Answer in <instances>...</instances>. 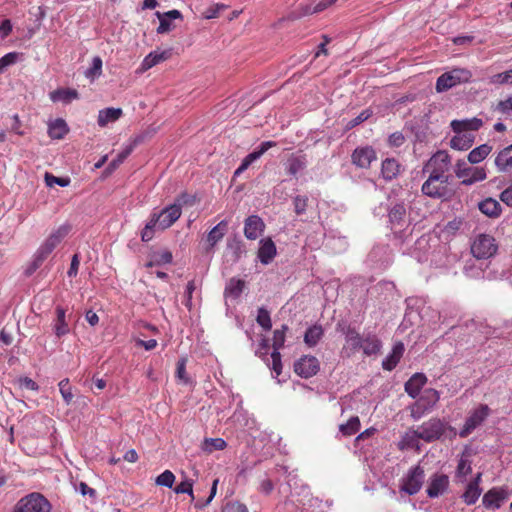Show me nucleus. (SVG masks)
Wrapping results in <instances>:
<instances>
[{
    "instance_id": "nucleus-1",
    "label": "nucleus",
    "mask_w": 512,
    "mask_h": 512,
    "mask_svg": "<svg viewBox=\"0 0 512 512\" xmlns=\"http://www.w3.org/2000/svg\"><path fill=\"white\" fill-rule=\"evenodd\" d=\"M70 226L61 225L56 230L52 231L51 234L44 240V242L37 249L31 266L27 270V274H32L37 270L47 257L53 252V250L64 240L69 234Z\"/></svg>"
},
{
    "instance_id": "nucleus-58",
    "label": "nucleus",
    "mask_w": 512,
    "mask_h": 512,
    "mask_svg": "<svg viewBox=\"0 0 512 512\" xmlns=\"http://www.w3.org/2000/svg\"><path fill=\"white\" fill-rule=\"evenodd\" d=\"M186 362H187L186 358H181L177 362V367H176V377L178 379H180L181 381H183L184 383L189 382V378L186 373Z\"/></svg>"
},
{
    "instance_id": "nucleus-56",
    "label": "nucleus",
    "mask_w": 512,
    "mask_h": 512,
    "mask_svg": "<svg viewBox=\"0 0 512 512\" xmlns=\"http://www.w3.org/2000/svg\"><path fill=\"white\" fill-rule=\"evenodd\" d=\"M133 148L132 146L126 147L122 152H120L115 159H113L109 164V169H116L124 160L131 154Z\"/></svg>"
},
{
    "instance_id": "nucleus-48",
    "label": "nucleus",
    "mask_w": 512,
    "mask_h": 512,
    "mask_svg": "<svg viewBox=\"0 0 512 512\" xmlns=\"http://www.w3.org/2000/svg\"><path fill=\"white\" fill-rule=\"evenodd\" d=\"M175 482V475L170 470H165L159 476H157L155 483L159 486L172 488Z\"/></svg>"
},
{
    "instance_id": "nucleus-13",
    "label": "nucleus",
    "mask_w": 512,
    "mask_h": 512,
    "mask_svg": "<svg viewBox=\"0 0 512 512\" xmlns=\"http://www.w3.org/2000/svg\"><path fill=\"white\" fill-rule=\"evenodd\" d=\"M182 212L174 204L164 208L160 213H153L151 216L156 219L158 228L165 230L171 227L181 216Z\"/></svg>"
},
{
    "instance_id": "nucleus-12",
    "label": "nucleus",
    "mask_w": 512,
    "mask_h": 512,
    "mask_svg": "<svg viewBox=\"0 0 512 512\" xmlns=\"http://www.w3.org/2000/svg\"><path fill=\"white\" fill-rule=\"evenodd\" d=\"M319 369V360L311 355H304L294 363V372L305 379L316 375Z\"/></svg>"
},
{
    "instance_id": "nucleus-2",
    "label": "nucleus",
    "mask_w": 512,
    "mask_h": 512,
    "mask_svg": "<svg viewBox=\"0 0 512 512\" xmlns=\"http://www.w3.org/2000/svg\"><path fill=\"white\" fill-rule=\"evenodd\" d=\"M446 431H449L451 438L457 434L455 428L449 426L444 420L433 417L415 429V434L421 440L430 443L439 440Z\"/></svg>"
},
{
    "instance_id": "nucleus-64",
    "label": "nucleus",
    "mask_w": 512,
    "mask_h": 512,
    "mask_svg": "<svg viewBox=\"0 0 512 512\" xmlns=\"http://www.w3.org/2000/svg\"><path fill=\"white\" fill-rule=\"evenodd\" d=\"M16 60H17L16 52H10V53H7L6 55H4L3 57H1L0 58V73L3 72L7 66L14 64L16 62Z\"/></svg>"
},
{
    "instance_id": "nucleus-17",
    "label": "nucleus",
    "mask_w": 512,
    "mask_h": 512,
    "mask_svg": "<svg viewBox=\"0 0 512 512\" xmlns=\"http://www.w3.org/2000/svg\"><path fill=\"white\" fill-rule=\"evenodd\" d=\"M264 221L257 215H251L245 220L244 235L248 240H256L265 230Z\"/></svg>"
},
{
    "instance_id": "nucleus-54",
    "label": "nucleus",
    "mask_w": 512,
    "mask_h": 512,
    "mask_svg": "<svg viewBox=\"0 0 512 512\" xmlns=\"http://www.w3.org/2000/svg\"><path fill=\"white\" fill-rule=\"evenodd\" d=\"M102 72V59L100 57H94L91 67L86 71V76L94 79L99 76Z\"/></svg>"
},
{
    "instance_id": "nucleus-23",
    "label": "nucleus",
    "mask_w": 512,
    "mask_h": 512,
    "mask_svg": "<svg viewBox=\"0 0 512 512\" xmlns=\"http://www.w3.org/2000/svg\"><path fill=\"white\" fill-rule=\"evenodd\" d=\"M276 246L271 238L262 239L258 249V258L262 264H269L276 256Z\"/></svg>"
},
{
    "instance_id": "nucleus-20",
    "label": "nucleus",
    "mask_w": 512,
    "mask_h": 512,
    "mask_svg": "<svg viewBox=\"0 0 512 512\" xmlns=\"http://www.w3.org/2000/svg\"><path fill=\"white\" fill-rule=\"evenodd\" d=\"M482 125V120L476 117L464 120H453L450 124L454 133H473L479 130Z\"/></svg>"
},
{
    "instance_id": "nucleus-6",
    "label": "nucleus",
    "mask_w": 512,
    "mask_h": 512,
    "mask_svg": "<svg viewBox=\"0 0 512 512\" xmlns=\"http://www.w3.org/2000/svg\"><path fill=\"white\" fill-rule=\"evenodd\" d=\"M498 244L489 234L477 235L471 243V253L476 259H489L496 254Z\"/></svg>"
},
{
    "instance_id": "nucleus-28",
    "label": "nucleus",
    "mask_w": 512,
    "mask_h": 512,
    "mask_svg": "<svg viewBox=\"0 0 512 512\" xmlns=\"http://www.w3.org/2000/svg\"><path fill=\"white\" fill-rule=\"evenodd\" d=\"M323 336V327L319 324H314L305 331L304 343L310 348L315 347Z\"/></svg>"
},
{
    "instance_id": "nucleus-60",
    "label": "nucleus",
    "mask_w": 512,
    "mask_h": 512,
    "mask_svg": "<svg viewBox=\"0 0 512 512\" xmlns=\"http://www.w3.org/2000/svg\"><path fill=\"white\" fill-rule=\"evenodd\" d=\"M419 438L415 434V430L407 432L401 441V448L408 447L413 448Z\"/></svg>"
},
{
    "instance_id": "nucleus-55",
    "label": "nucleus",
    "mask_w": 512,
    "mask_h": 512,
    "mask_svg": "<svg viewBox=\"0 0 512 512\" xmlns=\"http://www.w3.org/2000/svg\"><path fill=\"white\" fill-rule=\"evenodd\" d=\"M294 203V210L297 215H301L305 213L307 206H308V197L298 195L293 200Z\"/></svg>"
},
{
    "instance_id": "nucleus-61",
    "label": "nucleus",
    "mask_w": 512,
    "mask_h": 512,
    "mask_svg": "<svg viewBox=\"0 0 512 512\" xmlns=\"http://www.w3.org/2000/svg\"><path fill=\"white\" fill-rule=\"evenodd\" d=\"M328 8V5L326 4L325 0H321L319 3H317L315 6L306 5L302 10L303 15H310L314 13L321 12Z\"/></svg>"
},
{
    "instance_id": "nucleus-31",
    "label": "nucleus",
    "mask_w": 512,
    "mask_h": 512,
    "mask_svg": "<svg viewBox=\"0 0 512 512\" xmlns=\"http://www.w3.org/2000/svg\"><path fill=\"white\" fill-rule=\"evenodd\" d=\"M479 210L491 218H497L501 214V205L493 198H486L479 203Z\"/></svg>"
},
{
    "instance_id": "nucleus-26",
    "label": "nucleus",
    "mask_w": 512,
    "mask_h": 512,
    "mask_svg": "<svg viewBox=\"0 0 512 512\" xmlns=\"http://www.w3.org/2000/svg\"><path fill=\"white\" fill-rule=\"evenodd\" d=\"M123 115L121 108L109 107L99 111L97 117V124L100 127H106L109 123L116 122Z\"/></svg>"
},
{
    "instance_id": "nucleus-9",
    "label": "nucleus",
    "mask_w": 512,
    "mask_h": 512,
    "mask_svg": "<svg viewBox=\"0 0 512 512\" xmlns=\"http://www.w3.org/2000/svg\"><path fill=\"white\" fill-rule=\"evenodd\" d=\"M455 175L457 178L462 179L461 183L466 186L483 181L487 178L486 169L484 167H470L464 160L457 161Z\"/></svg>"
},
{
    "instance_id": "nucleus-37",
    "label": "nucleus",
    "mask_w": 512,
    "mask_h": 512,
    "mask_svg": "<svg viewBox=\"0 0 512 512\" xmlns=\"http://www.w3.org/2000/svg\"><path fill=\"white\" fill-rule=\"evenodd\" d=\"M361 349L367 356L377 354L381 349V341L375 335L363 338Z\"/></svg>"
},
{
    "instance_id": "nucleus-33",
    "label": "nucleus",
    "mask_w": 512,
    "mask_h": 512,
    "mask_svg": "<svg viewBox=\"0 0 512 512\" xmlns=\"http://www.w3.org/2000/svg\"><path fill=\"white\" fill-rule=\"evenodd\" d=\"M307 161L305 155L292 154L287 160V172L292 176H296L306 167Z\"/></svg>"
},
{
    "instance_id": "nucleus-30",
    "label": "nucleus",
    "mask_w": 512,
    "mask_h": 512,
    "mask_svg": "<svg viewBox=\"0 0 512 512\" xmlns=\"http://www.w3.org/2000/svg\"><path fill=\"white\" fill-rule=\"evenodd\" d=\"M50 99L53 102L62 101L64 103H70L72 100L78 99L79 94L77 90L70 88H60L50 92Z\"/></svg>"
},
{
    "instance_id": "nucleus-51",
    "label": "nucleus",
    "mask_w": 512,
    "mask_h": 512,
    "mask_svg": "<svg viewBox=\"0 0 512 512\" xmlns=\"http://www.w3.org/2000/svg\"><path fill=\"white\" fill-rule=\"evenodd\" d=\"M45 183L48 187H53L55 184L61 187H66L70 183L69 178L56 177L51 173H45Z\"/></svg>"
},
{
    "instance_id": "nucleus-53",
    "label": "nucleus",
    "mask_w": 512,
    "mask_h": 512,
    "mask_svg": "<svg viewBox=\"0 0 512 512\" xmlns=\"http://www.w3.org/2000/svg\"><path fill=\"white\" fill-rule=\"evenodd\" d=\"M471 471V462L468 459L461 457L460 460L458 461L456 475L458 477H466L468 474L471 473Z\"/></svg>"
},
{
    "instance_id": "nucleus-38",
    "label": "nucleus",
    "mask_w": 512,
    "mask_h": 512,
    "mask_svg": "<svg viewBox=\"0 0 512 512\" xmlns=\"http://www.w3.org/2000/svg\"><path fill=\"white\" fill-rule=\"evenodd\" d=\"M227 443L222 438H205L202 442L201 448L203 452L211 454L214 451L224 450Z\"/></svg>"
},
{
    "instance_id": "nucleus-19",
    "label": "nucleus",
    "mask_w": 512,
    "mask_h": 512,
    "mask_svg": "<svg viewBox=\"0 0 512 512\" xmlns=\"http://www.w3.org/2000/svg\"><path fill=\"white\" fill-rule=\"evenodd\" d=\"M53 331L58 338L65 336L70 332V327L66 316V310L61 306H57L55 308Z\"/></svg>"
},
{
    "instance_id": "nucleus-3",
    "label": "nucleus",
    "mask_w": 512,
    "mask_h": 512,
    "mask_svg": "<svg viewBox=\"0 0 512 512\" xmlns=\"http://www.w3.org/2000/svg\"><path fill=\"white\" fill-rule=\"evenodd\" d=\"M49 500L38 492H32L21 498L15 505L14 512H51Z\"/></svg>"
},
{
    "instance_id": "nucleus-62",
    "label": "nucleus",
    "mask_w": 512,
    "mask_h": 512,
    "mask_svg": "<svg viewBox=\"0 0 512 512\" xmlns=\"http://www.w3.org/2000/svg\"><path fill=\"white\" fill-rule=\"evenodd\" d=\"M492 82L498 84H512V69L494 75Z\"/></svg>"
},
{
    "instance_id": "nucleus-36",
    "label": "nucleus",
    "mask_w": 512,
    "mask_h": 512,
    "mask_svg": "<svg viewBox=\"0 0 512 512\" xmlns=\"http://www.w3.org/2000/svg\"><path fill=\"white\" fill-rule=\"evenodd\" d=\"M345 339L346 345L352 354L361 349L363 337L356 331L355 328H348Z\"/></svg>"
},
{
    "instance_id": "nucleus-32",
    "label": "nucleus",
    "mask_w": 512,
    "mask_h": 512,
    "mask_svg": "<svg viewBox=\"0 0 512 512\" xmlns=\"http://www.w3.org/2000/svg\"><path fill=\"white\" fill-rule=\"evenodd\" d=\"M389 221L392 226L403 227L405 225L406 208L404 204H396L389 211Z\"/></svg>"
},
{
    "instance_id": "nucleus-18",
    "label": "nucleus",
    "mask_w": 512,
    "mask_h": 512,
    "mask_svg": "<svg viewBox=\"0 0 512 512\" xmlns=\"http://www.w3.org/2000/svg\"><path fill=\"white\" fill-rule=\"evenodd\" d=\"M449 486V478L445 474H436L431 478L427 488V495L430 498H436L443 494Z\"/></svg>"
},
{
    "instance_id": "nucleus-43",
    "label": "nucleus",
    "mask_w": 512,
    "mask_h": 512,
    "mask_svg": "<svg viewBox=\"0 0 512 512\" xmlns=\"http://www.w3.org/2000/svg\"><path fill=\"white\" fill-rule=\"evenodd\" d=\"M481 493H482L481 488H475L473 486L467 485L466 490L462 494L461 498L465 504L473 505L477 502Z\"/></svg>"
},
{
    "instance_id": "nucleus-5",
    "label": "nucleus",
    "mask_w": 512,
    "mask_h": 512,
    "mask_svg": "<svg viewBox=\"0 0 512 512\" xmlns=\"http://www.w3.org/2000/svg\"><path fill=\"white\" fill-rule=\"evenodd\" d=\"M471 78L472 73L468 69L455 68L437 78L435 89L437 92H444L458 84L469 82Z\"/></svg>"
},
{
    "instance_id": "nucleus-59",
    "label": "nucleus",
    "mask_w": 512,
    "mask_h": 512,
    "mask_svg": "<svg viewBox=\"0 0 512 512\" xmlns=\"http://www.w3.org/2000/svg\"><path fill=\"white\" fill-rule=\"evenodd\" d=\"M272 360V370L275 373L274 377H278L282 373V362H281V354L279 351H273L271 353Z\"/></svg>"
},
{
    "instance_id": "nucleus-44",
    "label": "nucleus",
    "mask_w": 512,
    "mask_h": 512,
    "mask_svg": "<svg viewBox=\"0 0 512 512\" xmlns=\"http://www.w3.org/2000/svg\"><path fill=\"white\" fill-rule=\"evenodd\" d=\"M172 259V253L168 250H165L159 254L154 255L153 258L146 264V267L151 268L153 266L168 264L172 262Z\"/></svg>"
},
{
    "instance_id": "nucleus-29",
    "label": "nucleus",
    "mask_w": 512,
    "mask_h": 512,
    "mask_svg": "<svg viewBox=\"0 0 512 512\" xmlns=\"http://www.w3.org/2000/svg\"><path fill=\"white\" fill-rule=\"evenodd\" d=\"M401 165L394 158H386L382 162L381 173L385 180H392L400 173Z\"/></svg>"
},
{
    "instance_id": "nucleus-25",
    "label": "nucleus",
    "mask_w": 512,
    "mask_h": 512,
    "mask_svg": "<svg viewBox=\"0 0 512 512\" xmlns=\"http://www.w3.org/2000/svg\"><path fill=\"white\" fill-rule=\"evenodd\" d=\"M494 163L499 172L512 170V144L498 152Z\"/></svg>"
},
{
    "instance_id": "nucleus-16",
    "label": "nucleus",
    "mask_w": 512,
    "mask_h": 512,
    "mask_svg": "<svg viewBox=\"0 0 512 512\" xmlns=\"http://www.w3.org/2000/svg\"><path fill=\"white\" fill-rule=\"evenodd\" d=\"M352 163L359 168H369L372 161L376 160V153L372 147L356 148L352 153Z\"/></svg>"
},
{
    "instance_id": "nucleus-39",
    "label": "nucleus",
    "mask_w": 512,
    "mask_h": 512,
    "mask_svg": "<svg viewBox=\"0 0 512 512\" xmlns=\"http://www.w3.org/2000/svg\"><path fill=\"white\" fill-rule=\"evenodd\" d=\"M168 58L167 52H151L141 63V70L146 71Z\"/></svg>"
},
{
    "instance_id": "nucleus-21",
    "label": "nucleus",
    "mask_w": 512,
    "mask_h": 512,
    "mask_svg": "<svg viewBox=\"0 0 512 512\" xmlns=\"http://www.w3.org/2000/svg\"><path fill=\"white\" fill-rule=\"evenodd\" d=\"M427 383V377L424 373H415L405 383V392L412 398L419 396L421 389Z\"/></svg>"
},
{
    "instance_id": "nucleus-7",
    "label": "nucleus",
    "mask_w": 512,
    "mask_h": 512,
    "mask_svg": "<svg viewBox=\"0 0 512 512\" xmlns=\"http://www.w3.org/2000/svg\"><path fill=\"white\" fill-rule=\"evenodd\" d=\"M451 167V157L444 150H439L432 155L426 163L424 170L429 172L431 177H450L448 174Z\"/></svg>"
},
{
    "instance_id": "nucleus-50",
    "label": "nucleus",
    "mask_w": 512,
    "mask_h": 512,
    "mask_svg": "<svg viewBox=\"0 0 512 512\" xmlns=\"http://www.w3.org/2000/svg\"><path fill=\"white\" fill-rule=\"evenodd\" d=\"M174 492L176 494H182V493H186V494H189L191 499L193 500L194 499V494H193V481L190 480V479H184L183 481H181L175 488H174Z\"/></svg>"
},
{
    "instance_id": "nucleus-57",
    "label": "nucleus",
    "mask_w": 512,
    "mask_h": 512,
    "mask_svg": "<svg viewBox=\"0 0 512 512\" xmlns=\"http://www.w3.org/2000/svg\"><path fill=\"white\" fill-rule=\"evenodd\" d=\"M495 110L500 112L503 115H511L512 114V95L509 96L505 100L499 101Z\"/></svg>"
},
{
    "instance_id": "nucleus-41",
    "label": "nucleus",
    "mask_w": 512,
    "mask_h": 512,
    "mask_svg": "<svg viewBox=\"0 0 512 512\" xmlns=\"http://www.w3.org/2000/svg\"><path fill=\"white\" fill-rule=\"evenodd\" d=\"M360 425L359 417L353 416L345 424L339 425V431L343 436H352L359 431Z\"/></svg>"
},
{
    "instance_id": "nucleus-35",
    "label": "nucleus",
    "mask_w": 512,
    "mask_h": 512,
    "mask_svg": "<svg viewBox=\"0 0 512 512\" xmlns=\"http://www.w3.org/2000/svg\"><path fill=\"white\" fill-rule=\"evenodd\" d=\"M492 151V146L489 144H482L472 149L468 154V161L471 164H478L483 161Z\"/></svg>"
},
{
    "instance_id": "nucleus-10",
    "label": "nucleus",
    "mask_w": 512,
    "mask_h": 512,
    "mask_svg": "<svg viewBox=\"0 0 512 512\" xmlns=\"http://www.w3.org/2000/svg\"><path fill=\"white\" fill-rule=\"evenodd\" d=\"M490 414V408L486 404H480L467 417L462 429L459 432L461 438L469 436L478 426H480Z\"/></svg>"
},
{
    "instance_id": "nucleus-49",
    "label": "nucleus",
    "mask_w": 512,
    "mask_h": 512,
    "mask_svg": "<svg viewBox=\"0 0 512 512\" xmlns=\"http://www.w3.org/2000/svg\"><path fill=\"white\" fill-rule=\"evenodd\" d=\"M59 386V390H60V393L63 397V400L65 401V403L68 405L72 402L73 400V393H72V388L69 384V379L65 378L63 380H61L58 384Z\"/></svg>"
},
{
    "instance_id": "nucleus-45",
    "label": "nucleus",
    "mask_w": 512,
    "mask_h": 512,
    "mask_svg": "<svg viewBox=\"0 0 512 512\" xmlns=\"http://www.w3.org/2000/svg\"><path fill=\"white\" fill-rule=\"evenodd\" d=\"M256 321L264 330H266V331L271 330L272 321H271L270 313L267 309H265L263 307L258 309Z\"/></svg>"
},
{
    "instance_id": "nucleus-8",
    "label": "nucleus",
    "mask_w": 512,
    "mask_h": 512,
    "mask_svg": "<svg viewBox=\"0 0 512 512\" xmlns=\"http://www.w3.org/2000/svg\"><path fill=\"white\" fill-rule=\"evenodd\" d=\"M450 177H431L423 183L421 187V191L424 195L434 198V199H443L447 198L451 195V190L449 189Z\"/></svg>"
},
{
    "instance_id": "nucleus-11",
    "label": "nucleus",
    "mask_w": 512,
    "mask_h": 512,
    "mask_svg": "<svg viewBox=\"0 0 512 512\" xmlns=\"http://www.w3.org/2000/svg\"><path fill=\"white\" fill-rule=\"evenodd\" d=\"M424 480V470L419 465L411 468L407 476L403 479L401 490L409 495L419 492Z\"/></svg>"
},
{
    "instance_id": "nucleus-34",
    "label": "nucleus",
    "mask_w": 512,
    "mask_h": 512,
    "mask_svg": "<svg viewBox=\"0 0 512 512\" xmlns=\"http://www.w3.org/2000/svg\"><path fill=\"white\" fill-rule=\"evenodd\" d=\"M69 132L66 122L59 118L49 124L48 134L52 139H62Z\"/></svg>"
},
{
    "instance_id": "nucleus-15",
    "label": "nucleus",
    "mask_w": 512,
    "mask_h": 512,
    "mask_svg": "<svg viewBox=\"0 0 512 512\" xmlns=\"http://www.w3.org/2000/svg\"><path fill=\"white\" fill-rule=\"evenodd\" d=\"M277 145L274 141H264L260 144V146L249 153L243 160L240 166L235 170L234 176H238L243 173L248 167L257 159H259L266 151L270 148L275 147Z\"/></svg>"
},
{
    "instance_id": "nucleus-40",
    "label": "nucleus",
    "mask_w": 512,
    "mask_h": 512,
    "mask_svg": "<svg viewBox=\"0 0 512 512\" xmlns=\"http://www.w3.org/2000/svg\"><path fill=\"white\" fill-rule=\"evenodd\" d=\"M245 287V281L241 279L231 278L225 288V295L238 298Z\"/></svg>"
},
{
    "instance_id": "nucleus-27",
    "label": "nucleus",
    "mask_w": 512,
    "mask_h": 512,
    "mask_svg": "<svg viewBox=\"0 0 512 512\" xmlns=\"http://www.w3.org/2000/svg\"><path fill=\"white\" fill-rule=\"evenodd\" d=\"M475 136L473 133H455V136L450 140L451 148L455 150H468L474 143Z\"/></svg>"
},
{
    "instance_id": "nucleus-63",
    "label": "nucleus",
    "mask_w": 512,
    "mask_h": 512,
    "mask_svg": "<svg viewBox=\"0 0 512 512\" xmlns=\"http://www.w3.org/2000/svg\"><path fill=\"white\" fill-rule=\"evenodd\" d=\"M222 512H248V508L246 505L234 501V502H228L223 508Z\"/></svg>"
},
{
    "instance_id": "nucleus-24",
    "label": "nucleus",
    "mask_w": 512,
    "mask_h": 512,
    "mask_svg": "<svg viewBox=\"0 0 512 512\" xmlns=\"http://www.w3.org/2000/svg\"><path fill=\"white\" fill-rule=\"evenodd\" d=\"M404 351V344L402 342H397L393 346L391 353L383 360V369L386 371H392L400 362V359L402 358Z\"/></svg>"
},
{
    "instance_id": "nucleus-4",
    "label": "nucleus",
    "mask_w": 512,
    "mask_h": 512,
    "mask_svg": "<svg viewBox=\"0 0 512 512\" xmlns=\"http://www.w3.org/2000/svg\"><path fill=\"white\" fill-rule=\"evenodd\" d=\"M440 394L433 388H428L423 391L415 403L410 406V415L412 419L419 420L426 413L430 412L432 408L438 403Z\"/></svg>"
},
{
    "instance_id": "nucleus-42",
    "label": "nucleus",
    "mask_w": 512,
    "mask_h": 512,
    "mask_svg": "<svg viewBox=\"0 0 512 512\" xmlns=\"http://www.w3.org/2000/svg\"><path fill=\"white\" fill-rule=\"evenodd\" d=\"M288 329V326L286 324H283L281 326V329H276L273 332V351H279L284 346L286 332L288 331Z\"/></svg>"
},
{
    "instance_id": "nucleus-14",
    "label": "nucleus",
    "mask_w": 512,
    "mask_h": 512,
    "mask_svg": "<svg viewBox=\"0 0 512 512\" xmlns=\"http://www.w3.org/2000/svg\"><path fill=\"white\" fill-rule=\"evenodd\" d=\"M508 498V491L503 487H493L482 498L483 506L488 510L499 509Z\"/></svg>"
},
{
    "instance_id": "nucleus-47",
    "label": "nucleus",
    "mask_w": 512,
    "mask_h": 512,
    "mask_svg": "<svg viewBox=\"0 0 512 512\" xmlns=\"http://www.w3.org/2000/svg\"><path fill=\"white\" fill-rule=\"evenodd\" d=\"M196 203V196L183 192L179 196L176 197L174 201V205L178 206L180 210L182 211L183 206H193Z\"/></svg>"
},
{
    "instance_id": "nucleus-22",
    "label": "nucleus",
    "mask_w": 512,
    "mask_h": 512,
    "mask_svg": "<svg viewBox=\"0 0 512 512\" xmlns=\"http://www.w3.org/2000/svg\"><path fill=\"white\" fill-rule=\"evenodd\" d=\"M228 229V221L222 220L215 227H213L206 237L207 248L206 251H210L214 246L223 239Z\"/></svg>"
},
{
    "instance_id": "nucleus-52",
    "label": "nucleus",
    "mask_w": 512,
    "mask_h": 512,
    "mask_svg": "<svg viewBox=\"0 0 512 512\" xmlns=\"http://www.w3.org/2000/svg\"><path fill=\"white\" fill-rule=\"evenodd\" d=\"M228 6L223 3H216L205 10L203 17L205 19L217 18L221 11L226 10Z\"/></svg>"
},
{
    "instance_id": "nucleus-46",
    "label": "nucleus",
    "mask_w": 512,
    "mask_h": 512,
    "mask_svg": "<svg viewBox=\"0 0 512 512\" xmlns=\"http://www.w3.org/2000/svg\"><path fill=\"white\" fill-rule=\"evenodd\" d=\"M158 227L156 219L150 216L149 221L146 223L144 229L141 232V240L143 242H148L154 237V230Z\"/></svg>"
}]
</instances>
